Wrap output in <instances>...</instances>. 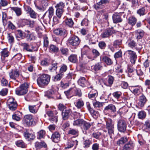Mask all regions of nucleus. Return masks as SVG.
Instances as JSON below:
<instances>
[{
	"mask_svg": "<svg viewBox=\"0 0 150 150\" xmlns=\"http://www.w3.org/2000/svg\"><path fill=\"white\" fill-rule=\"evenodd\" d=\"M20 23L22 26H24L29 24V21L27 19H22L20 21Z\"/></svg>",
	"mask_w": 150,
	"mask_h": 150,
	"instance_id": "obj_53",
	"label": "nucleus"
},
{
	"mask_svg": "<svg viewBox=\"0 0 150 150\" xmlns=\"http://www.w3.org/2000/svg\"><path fill=\"white\" fill-rule=\"evenodd\" d=\"M112 18L113 22L115 23L121 22L122 21L121 16L118 13L113 14Z\"/></svg>",
	"mask_w": 150,
	"mask_h": 150,
	"instance_id": "obj_15",
	"label": "nucleus"
},
{
	"mask_svg": "<svg viewBox=\"0 0 150 150\" xmlns=\"http://www.w3.org/2000/svg\"><path fill=\"white\" fill-rule=\"evenodd\" d=\"M57 64L56 62L53 63L51 66L50 67L49 70L51 71L55 70L57 68Z\"/></svg>",
	"mask_w": 150,
	"mask_h": 150,
	"instance_id": "obj_56",
	"label": "nucleus"
},
{
	"mask_svg": "<svg viewBox=\"0 0 150 150\" xmlns=\"http://www.w3.org/2000/svg\"><path fill=\"white\" fill-rule=\"evenodd\" d=\"M48 11V17L49 18H51L54 14V9L52 7L49 8Z\"/></svg>",
	"mask_w": 150,
	"mask_h": 150,
	"instance_id": "obj_52",
	"label": "nucleus"
},
{
	"mask_svg": "<svg viewBox=\"0 0 150 150\" xmlns=\"http://www.w3.org/2000/svg\"><path fill=\"white\" fill-rule=\"evenodd\" d=\"M68 59L70 62L75 63L78 61L77 56L76 54H71L69 57Z\"/></svg>",
	"mask_w": 150,
	"mask_h": 150,
	"instance_id": "obj_31",
	"label": "nucleus"
},
{
	"mask_svg": "<svg viewBox=\"0 0 150 150\" xmlns=\"http://www.w3.org/2000/svg\"><path fill=\"white\" fill-rule=\"evenodd\" d=\"M78 83L79 85L83 87H85L87 84L89 83L84 77H80L78 80Z\"/></svg>",
	"mask_w": 150,
	"mask_h": 150,
	"instance_id": "obj_25",
	"label": "nucleus"
},
{
	"mask_svg": "<svg viewBox=\"0 0 150 150\" xmlns=\"http://www.w3.org/2000/svg\"><path fill=\"white\" fill-rule=\"evenodd\" d=\"M106 128L108 130V133L111 138L112 134H113L114 130V124L112 120L108 119L106 121Z\"/></svg>",
	"mask_w": 150,
	"mask_h": 150,
	"instance_id": "obj_4",
	"label": "nucleus"
},
{
	"mask_svg": "<svg viewBox=\"0 0 150 150\" xmlns=\"http://www.w3.org/2000/svg\"><path fill=\"white\" fill-rule=\"evenodd\" d=\"M142 88L139 86H130L129 89L135 96H138L141 92Z\"/></svg>",
	"mask_w": 150,
	"mask_h": 150,
	"instance_id": "obj_10",
	"label": "nucleus"
},
{
	"mask_svg": "<svg viewBox=\"0 0 150 150\" xmlns=\"http://www.w3.org/2000/svg\"><path fill=\"white\" fill-rule=\"evenodd\" d=\"M64 3L60 1L55 6V7L57 8H60L63 9L64 6Z\"/></svg>",
	"mask_w": 150,
	"mask_h": 150,
	"instance_id": "obj_57",
	"label": "nucleus"
},
{
	"mask_svg": "<svg viewBox=\"0 0 150 150\" xmlns=\"http://www.w3.org/2000/svg\"><path fill=\"white\" fill-rule=\"evenodd\" d=\"M127 123L123 119L119 120L117 122V127L119 131L121 132L125 131L127 127Z\"/></svg>",
	"mask_w": 150,
	"mask_h": 150,
	"instance_id": "obj_6",
	"label": "nucleus"
},
{
	"mask_svg": "<svg viewBox=\"0 0 150 150\" xmlns=\"http://www.w3.org/2000/svg\"><path fill=\"white\" fill-rule=\"evenodd\" d=\"M60 51L62 54L65 56H67L68 54L69 50L67 48L62 47L60 48Z\"/></svg>",
	"mask_w": 150,
	"mask_h": 150,
	"instance_id": "obj_46",
	"label": "nucleus"
},
{
	"mask_svg": "<svg viewBox=\"0 0 150 150\" xmlns=\"http://www.w3.org/2000/svg\"><path fill=\"white\" fill-rule=\"evenodd\" d=\"M134 146L132 141H129L125 144L122 148V150H132Z\"/></svg>",
	"mask_w": 150,
	"mask_h": 150,
	"instance_id": "obj_17",
	"label": "nucleus"
},
{
	"mask_svg": "<svg viewBox=\"0 0 150 150\" xmlns=\"http://www.w3.org/2000/svg\"><path fill=\"white\" fill-rule=\"evenodd\" d=\"M54 33L61 36L65 37L67 34V30L63 28H60L54 30Z\"/></svg>",
	"mask_w": 150,
	"mask_h": 150,
	"instance_id": "obj_12",
	"label": "nucleus"
},
{
	"mask_svg": "<svg viewBox=\"0 0 150 150\" xmlns=\"http://www.w3.org/2000/svg\"><path fill=\"white\" fill-rule=\"evenodd\" d=\"M91 143V141L88 139L85 140L83 142L84 147L86 148L89 147Z\"/></svg>",
	"mask_w": 150,
	"mask_h": 150,
	"instance_id": "obj_60",
	"label": "nucleus"
},
{
	"mask_svg": "<svg viewBox=\"0 0 150 150\" xmlns=\"http://www.w3.org/2000/svg\"><path fill=\"white\" fill-rule=\"evenodd\" d=\"M4 11H2V20L3 25L5 26L7 24L8 18L7 14V10L6 9H4Z\"/></svg>",
	"mask_w": 150,
	"mask_h": 150,
	"instance_id": "obj_23",
	"label": "nucleus"
},
{
	"mask_svg": "<svg viewBox=\"0 0 150 150\" xmlns=\"http://www.w3.org/2000/svg\"><path fill=\"white\" fill-rule=\"evenodd\" d=\"M35 148L37 149H40L43 147L45 148L47 146L46 143L43 141H41L40 142H36L35 144Z\"/></svg>",
	"mask_w": 150,
	"mask_h": 150,
	"instance_id": "obj_24",
	"label": "nucleus"
},
{
	"mask_svg": "<svg viewBox=\"0 0 150 150\" xmlns=\"http://www.w3.org/2000/svg\"><path fill=\"white\" fill-rule=\"evenodd\" d=\"M136 38L139 40L142 38L144 36L145 33L142 30H137L135 31Z\"/></svg>",
	"mask_w": 150,
	"mask_h": 150,
	"instance_id": "obj_26",
	"label": "nucleus"
},
{
	"mask_svg": "<svg viewBox=\"0 0 150 150\" xmlns=\"http://www.w3.org/2000/svg\"><path fill=\"white\" fill-rule=\"evenodd\" d=\"M136 18L133 17H130L128 19V23L132 26L134 25L136 23Z\"/></svg>",
	"mask_w": 150,
	"mask_h": 150,
	"instance_id": "obj_41",
	"label": "nucleus"
},
{
	"mask_svg": "<svg viewBox=\"0 0 150 150\" xmlns=\"http://www.w3.org/2000/svg\"><path fill=\"white\" fill-rule=\"evenodd\" d=\"M101 134H102L101 132H97L93 133L92 134V136L94 138L97 139H99Z\"/></svg>",
	"mask_w": 150,
	"mask_h": 150,
	"instance_id": "obj_59",
	"label": "nucleus"
},
{
	"mask_svg": "<svg viewBox=\"0 0 150 150\" xmlns=\"http://www.w3.org/2000/svg\"><path fill=\"white\" fill-rule=\"evenodd\" d=\"M122 40L121 39L117 40H115L113 44V46L117 47L122 44Z\"/></svg>",
	"mask_w": 150,
	"mask_h": 150,
	"instance_id": "obj_51",
	"label": "nucleus"
},
{
	"mask_svg": "<svg viewBox=\"0 0 150 150\" xmlns=\"http://www.w3.org/2000/svg\"><path fill=\"white\" fill-rule=\"evenodd\" d=\"M145 9L144 8L139 9L137 11V13L140 16L143 15L145 14Z\"/></svg>",
	"mask_w": 150,
	"mask_h": 150,
	"instance_id": "obj_64",
	"label": "nucleus"
},
{
	"mask_svg": "<svg viewBox=\"0 0 150 150\" xmlns=\"http://www.w3.org/2000/svg\"><path fill=\"white\" fill-rule=\"evenodd\" d=\"M137 45V43L133 40H131L128 43V46L131 48L135 47Z\"/></svg>",
	"mask_w": 150,
	"mask_h": 150,
	"instance_id": "obj_49",
	"label": "nucleus"
},
{
	"mask_svg": "<svg viewBox=\"0 0 150 150\" xmlns=\"http://www.w3.org/2000/svg\"><path fill=\"white\" fill-rule=\"evenodd\" d=\"M51 139L53 142L55 143L58 142L60 140V134L57 132H55L52 134Z\"/></svg>",
	"mask_w": 150,
	"mask_h": 150,
	"instance_id": "obj_22",
	"label": "nucleus"
},
{
	"mask_svg": "<svg viewBox=\"0 0 150 150\" xmlns=\"http://www.w3.org/2000/svg\"><path fill=\"white\" fill-rule=\"evenodd\" d=\"M92 124V123L87 122L83 120L81 126V128L83 133L84 134H87V131L90 128Z\"/></svg>",
	"mask_w": 150,
	"mask_h": 150,
	"instance_id": "obj_11",
	"label": "nucleus"
},
{
	"mask_svg": "<svg viewBox=\"0 0 150 150\" xmlns=\"http://www.w3.org/2000/svg\"><path fill=\"white\" fill-rule=\"evenodd\" d=\"M30 17L33 18H35L37 17V13L32 10L29 13Z\"/></svg>",
	"mask_w": 150,
	"mask_h": 150,
	"instance_id": "obj_62",
	"label": "nucleus"
},
{
	"mask_svg": "<svg viewBox=\"0 0 150 150\" xmlns=\"http://www.w3.org/2000/svg\"><path fill=\"white\" fill-rule=\"evenodd\" d=\"M11 110L13 111L16 110L17 107V104L16 102H15L13 104L7 106Z\"/></svg>",
	"mask_w": 150,
	"mask_h": 150,
	"instance_id": "obj_40",
	"label": "nucleus"
},
{
	"mask_svg": "<svg viewBox=\"0 0 150 150\" xmlns=\"http://www.w3.org/2000/svg\"><path fill=\"white\" fill-rule=\"evenodd\" d=\"M22 45L23 46L24 49L27 51L32 52V50L30 49V46L27 43H23L22 44Z\"/></svg>",
	"mask_w": 150,
	"mask_h": 150,
	"instance_id": "obj_61",
	"label": "nucleus"
},
{
	"mask_svg": "<svg viewBox=\"0 0 150 150\" xmlns=\"http://www.w3.org/2000/svg\"><path fill=\"white\" fill-rule=\"evenodd\" d=\"M114 80V78L111 75L108 76V82L110 86H111L113 83Z\"/></svg>",
	"mask_w": 150,
	"mask_h": 150,
	"instance_id": "obj_47",
	"label": "nucleus"
},
{
	"mask_svg": "<svg viewBox=\"0 0 150 150\" xmlns=\"http://www.w3.org/2000/svg\"><path fill=\"white\" fill-rule=\"evenodd\" d=\"M8 2L6 0H1L0 1V9L2 6H5L7 5Z\"/></svg>",
	"mask_w": 150,
	"mask_h": 150,
	"instance_id": "obj_58",
	"label": "nucleus"
},
{
	"mask_svg": "<svg viewBox=\"0 0 150 150\" xmlns=\"http://www.w3.org/2000/svg\"><path fill=\"white\" fill-rule=\"evenodd\" d=\"M27 40L28 41L30 42L34 40L35 36L33 33H32L30 34H28L26 36Z\"/></svg>",
	"mask_w": 150,
	"mask_h": 150,
	"instance_id": "obj_43",
	"label": "nucleus"
},
{
	"mask_svg": "<svg viewBox=\"0 0 150 150\" xmlns=\"http://www.w3.org/2000/svg\"><path fill=\"white\" fill-rule=\"evenodd\" d=\"M146 116V113L144 111H139L138 114V118L141 119H145Z\"/></svg>",
	"mask_w": 150,
	"mask_h": 150,
	"instance_id": "obj_34",
	"label": "nucleus"
},
{
	"mask_svg": "<svg viewBox=\"0 0 150 150\" xmlns=\"http://www.w3.org/2000/svg\"><path fill=\"white\" fill-rule=\"evenodd\" d=\"M147 101V99L145 96L142 94L139 97V102L138 104L139 106L141 108L143 107Z\"/></svg>",
	"mask_w": 150,
	"mask_h": 150,
	"instance_id": "obj_13",
	"label": "nucleus"
},
{
	"mask_svg": "<svg viewBox=\"0 0 150 150\" xmlns=\"http://www.w3.org/2000/svg\"><path fill=\"white\" fill-rule=\"evenodd\" d=\"M10 78L13 80H16L19 76H22L21 71L17 69H12L9 72Z\"/></svg>",
	"mask_w": 150,
	"mask_h": 150,
	"instance_id": "obj_5",
	"label": "nucleus"
},
{
	"mask_svg": "<svg viewBox=\"0 0 150 150\" xmlns=\"http://www.w3.org/2000/svg\"><path fill=\"white\" fill-rule=\"evenodd\" d=\"M98 96V92L97 91L93 90L88 94V97L89 98L92 99Z\"/></svg>",
	"mask_w": 150,
	"mask_h": 150,
	"instance_id": "obj_33",
	"label": "nucleus"
},
{
	"mask_svg": "<svg viewBox=\"0 0 150 150\" xmlns=\"http://www.w3.org/2000/svg\"><path fill=\"white\" fill-rule=\"evenodd\" d=\"M112 95L116 99H118L122 95V93L120 91H116L112 93Z\"/></svg>",
	"mask_w": 150,
	"mask_h": 150,
	"instance_id": "obj_48",
	"label": "nucleus"
},
{
	"mask_svg": "<svg viewBox=\"0 0 150 150\" xmlns=\"http://www.w3.org/2000/svg\"><path fill=\"white\" fill-rule=\"evenodd\" d=\"M50 51L54 53H57L59 51L58 48L55 45H51L50 46L49 48Z\"/></svg>",
	"mask_w": 150,
	"mask_h": 150,
	"instance_id": "obj_36",
	"label": "nucleus"
},
{
	"mask_svg": "<svg viewBox=\"0 0 150 150\" xmlns=\"http://www.w3.org/2000/svg\"><path fill=\"white\" fill-rule=\"evenodd\" d=\"M126 52L128 54L131 63L133 64H135L137 58L136 53L131 50H128L126 51Z\"/></svg>",
	"mask_w": 150,
	"mask_h": 150,
	"instance_id": "obj_9",
	"label": "nucleus"
},
{
	"mask_svg": "<svg viewBox=\"0 0 150 150\" xmlns=\"http://www.w3.org/2000/svg\"><path fill=\"white\" fill-rule=\"evenodd\" d=\"M50 79V76L48 74H43L38 77L37 79L38 85L40 87L47 86L49 83Z\"/></svg>",
	"mask_w": 150,
	"mask_h": 150,
	"instance_id": "obj_1",
	"label": "nucleus"
},
{
	"mask_svg": "<svg viewBox=\"0 0 150 150\" xmlns=\"http://www.w3.org/2000/svg\"><path fill=\"white\" fill-rule=\"evenodd\" d=\"M71 113V110L70 109H66L64 112H62V116L63 119L64 120L67 119Z\"/></svg>",
	"mask_w": 150,
	"mask_h": 150,
	"instance_id": "obj_21",
	"label": "nucleus"
},
{
	"mask_svg": "<svg viewBox=\"0 0 150 150\" xmlns=\"http://www.w3.org/2000/svg\"><path fill=\"white\" fill-rule=\"evenodd\" d=\"M64 74L60 73L59 72L54 77L53 79L54 81H60L63 77Z\"/></svg>",
	"mask_w": 150,
	"mask_h": 150,
	"instance_id": "obj_42",
	"label": "nucleus"
},
{
	"mask_svg": "<svg viewBox=\"0 0 150 150\" xmlns=\"http://www.w3.org/2000/svg\"><path fill=\"white\" fill-rule=\"evenodd\" d=\"M28 108L31 112L35 113L37 112L38 109L36 108L35 105H29Z\"/></svg>",
	"mask_w": 150,
	"mask_h": 150,
	"instance_id": "obj_45",
	"label": "nucleus"
},
{
	"mask_svg": "<svg viewBox=\"0 0 150 150\" xmlns=\"http://www.w3.org/2000/svg\"><path fill=\"white\" fill-rule=\"evenodd\" d=\"M63 24L70 28L72 27L74 22L71 18H67L63 22Z\"/></svg>",
	"mask_w": 150,
	"mask_h": 150,
	"instance_id": "obj_20",
	"label": "nucleus"
},
{
	"mask_svg": "<svg viewBox=\"0 0 150 150\" xmlns=\"http://www.w3.org/2000/svg\"><path fill=\"white\" fill-rule=\"evenodd\" d=\"M83 120L82 119H79L74 120L73 123L74 126H81L82 125Z\"/></svg>",
	"mask_w": 150,
	"mask_h": 150,
	"instance_id": "obj_38",
	"label": "nucleus"
},
{
	"mask_svg": "<svg viewBox=\"0 0 150 150\" xmlns=\"http://www.w3.org/2000/svg\"><path fill=\"white\" fill-rule=\"evenodd\" d=\"M87 107L90 113L92 115L95 114L96 112L93 109L91 108L90 106V105L89 103H87Z\"/></svg>",
	"mask_w": 150,
	"mask_h": 150,
	"instance_id": "obj_50",
	"label": "nucleus"
},
{
	"mask_svg": "<svg viewBox=\"0 0 150 150\" xmlns=\"http://www.w3.org/2000/svg\"><path fill=\"white\" fill-rule=\"evenodd\" d=\"M15 102H16L14 98H10L7 100V106L13 104Z\"/></svg>",
	"mask_w": 150,
	"mask_h": 150,
	"instance_id": "obj_63",
	"label": "nucleus"
},
{
	"mask_svg": "<svg viewBox=\"0 0 150 150\" xmlns=\"http://www.w3.org/2000/svg\"><path fill=\"white\" fill-rule=\"evenodd\" d=\"M78 141L75 139L74 138H72L71 139L69 140L67 144V146L65 147V148H70L75 145L76 146L78 144Z\"/></svg>",
	"mask_w": 150,
	"mask_h": 150,
	"instance_id": "obj_14",
	"label": "nucleus"
},
{
	"mask_svg": "<svg viewBox=\"0 0 150 150\" xmlns=\"http://www.w3.org/2000/svg\"><path fill=\"white\" fill-rule=\"evenodd\" d=\"M24 136L25 138L28 140H33L35 138V135L33 133L26 131L24 133Z\"/></svg>",
	"mask_w": 150,
	"mask_h": 150,
	"instance_id": "obj_19",
	"label": "nucleus"
},
{
	"mask_svg": "<svg viewBox=\"0 0 150 150\" xmlns=\"http://www.w3.org/2000/svg\"><path fill=\"white\" fill-rule=\"evenodd\" d=\"M28 84L27 83L22 84L19 87L16 89V93L18 96L24 95L28 91Z\"/></svg>",
	"mask_w": 150,
	"mask_h": 150,
	"instance_id": "obj_2",
	"label": "nucleus"
},
{
	"mask_svg": "<svg viewBox=\"0 0 150 150\" xmlns=\"http://www.w3.org/2000/svg\"><path fill=\"white\" fill-rule=\"evenodd\" d=\"M33 117L30 115H25L23 119L24 123L28 126H31L33 124Z\"/></svg>",
	"mask_w": 150,
	"mask_h": 150,
	"instance_id": "obj_8",
	"label": "nucleus"
},
{
	"mask_svg": "<svg viewBox=\"0 0 150 150\" xmlns=\"http://www.w3.org/2000/svg\"><path fill=\"white\" fill-rule=\"evenodd\" d=\"M63 10L62 9L60 8H57L56 11V15L57 17L60 18L63 14Z\"/></svg>",
	"mask_w": 150,
	"mask_h": 150,
	"instance_id": "obj_44",
	"label": "nucleus"
},
{
	"mask_svg": "<svg viewBox=\"0 0 150 150\" xmlns=\"http://www.w3.org/2000/svg\"><path fill=\"white\" fill-rule=\"evenodd\" d=\"M1 59L3 61L4 59V58L8 57L9 54V52L7 49H4L1 52Z\"/></svg>",
	"mask_w": 150,
	"mask_h": 150,
	"instance_id": "obj_28",
	"label": "nucleus"
},
{
	"mask_svg": "<svg viewBox=\"0 0 150 150\" xmlns=\"http://www.w3.org/2000/svg\"><path fill=\"white\" fill-rule=\"evenodd\" d=\"M75 106L79 109L81 108L84 105V102L81 99H78L77 102L74 103Z\"/></svg>",
	"mask_w": 150,
	"mask_h": 150,
	"instance_id": "obj_30",
	"label": "nucleus"
},
{
	"mask_svg": "<svg viewBox=\"0 0 150 150\" xmlns=\"http://www.w3.org/2000/svg\"><path fill=\"white\" fill-rule=\"evenodd\" d=\"M103 103H100L98 101H96L93 102V105L95 107H101L103 106Z\"/></svg>",
	"mask_w": 150,
	"mask_h": 150,
	"instance_id": "obj_55",
	"label": "nucleus"
},
{
	"mask_svg": "<svg viewBox=\"0 0 150 150\" xmlns=\"http://www.w3.org/2000/svg\"><path fill=\"white\" fill-rule=\"evenodd\" d=\"M92 67H93V69L95 71L100 70H101L103 68L102 63L100 62H99L96 64L95 65L92 66Z\"/></svg>",
	"mask_w": 150,
	"mask_h": 150,
	"instance_id": "obj_32",
	"label": "nucleus"
},
{
	"mask_svg": "<svg viewBox=\"0 0 150 150\" xmlns=\"http://www.w3.org/2000/svg\"><path fill=\"white\" fill-rule=\"evenodd\" d=\"M12 10L15 12L16 15L19 16L22 13L21 8L18 7H14L12 8Z\"/></svg>",
	"mask_w": 150,
	"mask_h": 150,
	"instance_id": "obj_39",
	"label": "nucleus"
},
{
	"mask_svg": "<svg viewBox=\"0 0 150 150\" xmlns=\"http://www.w3.org/2000/svg\"><path fill=\"white\" fill-rule=\"evenodd\" d=\"M68 134L72 135L78 136L79 134V131L77 129L70 128L68 132Z\"/></svg>",
	"mask_w": 150,
	"mask_h": 150,
	"instance_id": "obj_37",
	"label": "nucleus"
},
{
	"mask_svg": "<svg viewBox=\"0 0 150 150\" xmlns=\"http://www.w3.org/2000/svg\"><path fill=\"white\" fill-rule=\"evenodd\" d=\"M100 60L108 65H110L113 64L112 60L109 57L106 56H100Z\"/></svg>",
	"mask_w": 150,
	"mask_h": 150,
	"instance_id": "obj_16",
	"label": "nucleus"
},
{
	"mask_svg": "<svg viewBox=\"0 0 150 150\" xmlns=\"http://www.w3.org/2000/svg\"><path fill=\"white\" fill-rule=\"evenodd\" d=\"M108 0H100V1L96 3L94 6V8L96 10L102 9L105 7V5L109 3Z\"/></svg>",
	"mask_w": 150,
	"mask_h": 150,
	"instance_id": "obj_7",
	"label": "nucleus"
},
{
	"mask_svg": "<svg viewBox=\"0 0 150 150\" xmlns=\"http://www.w3.org/2000/svg\"><path fill=\"white\" fill-rule=\"evenodd\" d=\"M80 41V40L79 37L76 35L70 36L67 41L69 44L74 48H76L79 45Z\"/></svg>",
	"mask_w": 150,
	"mask_h": 150,
	"instance_id": "obj_3",
	"label": "nucleus"
},
{
	"mask_svg": "<svg viewBox=\"0 0 150 150\" xmlns=\"http://www.w3.org/2000/svg\"><path fill=\"white\" fill-rule=\"evenodd\" d=\"M45 134V132L43 130H41L38 132V139H41L43 137Z\"/></svg>",
	"mask_w": 150,
	"mask_h": 150,
	"instance_id": "obj_54",
	"label": "nucleus"
},
{
	"mask_svg": "<svg viewBox=\"0 0 150 150\" xmlns=\"http://www.w3.org/2000/svg\"><path fill=\"white\" fill-rule=\"evenodd\" d=\"M16 144L18 147L22 148H25L26 146V144L22 140L18 141L16 142Z\"/></svg>",
	"mask_w": 150,
	"mask_h": 150,
	"instance_id": "obj_35",
	"label": "nucleus"
},
{
	"mask_svg": "<svg viewBox=\"0 0 150 150\" xmlns=\"http://www.w3.org/2000/svg\"><path fill=\"white\" fill-rule=\"evenodd\" d=\"M114 33L110 29H106L102 33L101 36L103 38H108Z\"/></svg>",
	"mask_w": 150,
	"mask_h": 150,
	"instance_id": "obj_18",
	"label": "nucleus"
},
{
	"mask_svg": "<svg viewBox=\"0 0 150 150\" xmlns=\"http://www.w3.org/2000/svg\"><path fill=\"white\" fill-rule=\"evenodd\" d=\"M128 139L126 137H123L120 138L117 142V144L120 146L126 143L128 141Z\"/></svg>",
	"mask_w": 150,
	"mask_h": 150,
	"instance_id": "obj_27",
	"label": "nucleus"
},
{
	"mask_svg": "<svg viewBox=\"0 0 150 150\" xmlns=\"http://www.w3.org/2000/svg\"><path fill=\"white\" fill-rule=\"evenodd\" d=\"M110 110L112 112H114L116 111V108L115 106L112 104H110L106 106L104 109L105 110Z\"/></svg>",
	"mask_w": 150,
	"mask_h": 150,
	"instance_id": "obj_29",
	"label": "nucleus"
}]
</instances>
